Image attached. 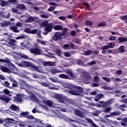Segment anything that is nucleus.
Listing matches in <instances>:
<instances>
[{"instance_id":"1","label":"nucleus","mask_w":127,"mask_h":127,"mask_svg":"<svg viewBox=\"0 0 127 127\" xmlns=\"http://www.w3.org/2000/svg\"><path fill=\"white\" fill-rule=\"evenodd\" d=\"M54 25L52 23L48 24L45 27L44 31L43 32V34L44 35H47L49 32H51L52 31V29H53Z\"/></svg>"},{"instance_id":"2","label":"nucleus","mask_w":127,"mask_h":127,"mask_svg":"<svg viewBox=\"0 0 127 127\" xmlns=\"http://www.w3.org/2000/svg\"><path fill=\"white\" fill-rule=\"evenodd\" d=\"M22 95L16 94V96H13V101L14 103L21 104V103H22Z\"/></svg>"},{"instance_id":"3","label":"nucleus","mask_w":127,"mask_h":127,"mask_svg":"<svg viewBox=\"0 0 127 127\" xmlns=\"http://www.w3.org/2000/svg\"><path fill=\"white\" fill-rule=\"evenodd\" d=\"M64 34H62L60 32H57L55 33L52 38L55 41H58V40H62V36Z\"/></svg>"},{"instance_id":"4","label":"nucleus","mask_w":127,"mask_h":127,"mask_svg":"<svg viewBox=\"0 0 127 127\" xmlns=\"http://www.w3.org/2000/svg\"><path fill=\"white\" fill-rule=\"evenodd\" d=\"M112 101H113V100H109L107 102L100 101L99 102V104H97V107L99 108H106L108 105H111V104H112Z\"/></svg>"},{"instance_id":"5","label":"nucleus","mask_w":127,"mask_h":127,"mask_svg":"<svg viewBox=\"0 0 127 127\" xmlns=\"http://www.w3.org/2000/svg\"><path fill=\"white\" fill-rule=\"evenodd\" d=\"M18 65L19 67H32V64L26 61H22L18 64Z\"/></svg>"},{"instance_id":"6","label":"nucleus","mask_w":127,"mask_h":127,"mask_svg":"<svg viewBox=\"0 0 127 127\" xmlns=\"http://www.w3.org/2000/svg\"><path fill=\"white\" fill-rule=\"evenodd\" d=\"M14 2H17L16 0H8L7 1L2 0L0 5L2 7L5 6L7 4H11V3H14Z\"/></svg>"},{"instance_id":"7","label":"nucleus","mask_w":127,"mask_h":127,"mask_svg":"<svg viewBox=\"0 0 127 127\" xmlns=\"http://www.w3.org/2000/svg\"><path fill=\"white\" fill-rule=\"evenodd\" d=\"M32 100H33V101H34V102H35V103H37L40 106H41V107H43V105H42V104H43V102L40 100L38 99V98H37V97H36V96H35L34 93H32Z\"/></svg>"},{"instance_id":"8","label":"nucleus","mask_w":127,"mask_h":127,"mask_svg":"<svg viewBox=\"0 0 127 127\" xmlns=\"http://www.w3.org/2000/svg\"><path fill=\"white\" fill-rule=\"evenodd\" d=\"M20 115L23 118H26L28 119V120H32V115L29 116V113L27 111L26 112H22L20 113Z\"/></svg>"},{"instance_id":"9","label":"nucleus","mask_w":127,"mask_h":127,"mask_svg":"<svg viewBox=\"0 0 127 127\" xmlns=\"http://www.w3.org/2000/svg\"><path fill=\"white\" fill-rule=\"evenodd\" d=\"M55 99L58 100L60 103H64L65 102V98L62 95L57 94L55 96Z\"/></svg>"},{"instance_id":"10","label":"nucleus","mask_w":127,"mask_h":127,"mask_svg":"<svg viewBox=\"0 0 127 127\" xmlns=\"http://www.w3.org/2000/svg\"><path fill=\"white\" fill-rule=\"evenodd\" d=\"M73 112L75 116H77V117H79L80 118H81V119L84 118V114H83V112L80 111L79 109H75Z\"/></svg>"},{"instance_id":"11","label":"nucleus","mask_w":127,"mask_h":127,"mask_svg":"<svg viewBox=\"0 0 127 127\" xmlns=\"http://www.w3.org/2000/svg\"><path fill=\"white\" fill-rule=\"evenodd\" d=\"M75 93H77V96H80V93H83V88L81 86H74Z\"/></svg>"},{"instance_id":"12","label":"nucleus","mask_w":127,"mask_h":127,"mask_svg":"<svg viewBox=\"0 0 127 127\" xmlns=\"http://www.w3.org/2000/svg\"><path fill=\"white\" fill-rule=\"evenodd\" d=\"M0 100L1 101H2L3 102H5V103H9V101L10 100L9 98H8V97H7V96H6L4 94L0 96Z\"/></svg>"},{"instance_id":"13","label":"nucleus","mask_w":127,"mask_h":127,"mask_svg":"<svg viewBox=\"0 0 127 127\" xmlns=\"http://www.w3.org/2000/svg\"><path fill=\"white\" fill-rule=\"evenodd\" d=\"M40 121L39 119L35 118L34 116H32V127H39V126L37 125Z\"/></svg>"},{"instance_id":"14","label":"nucleus","mask_w":127,"mask_h":127,"mask_svg":"<svg viewBox=\"0 0 127 127\" xmlns=\"http://www.w3.org/2000/svg\"><path fill=\"white\" fill-rule=\"evenodd\" d=\"M32 53L34 55H41V50L38 48L32 49Z\"/></svg>"},{"instance_id":"15","label":"nucleus","mask_w":127,"mask_h":127,"mask_svg":"<svg viewBox=\"0 0 127 127\" xmlns=\"http://www.w3.org/2000/svg\"><path fill=\"white\" fill-rule=\"evenodd\" d=\"M43 66H56V62H44L43 63Z\"/></svg>"},{"instance_id":"16","label":"nucleus","mask_w":127,"mask_h":127,"mask_svg":"<svg viewBox=\"0 0 127 127\" xmlns=\"http://www.w3.org/2000/svg\"><path fill=\"white\" fill-rule=\"evenodd\" d=\"M0 70L4 73H10V69L6 66L0 64Z\"/></svg>"},{"instance_id":"17","label":"nucleus","mask_w":127,"mask_h":127,"mask_svg":"<svg viewBox=\"0 0 127 127\" xmlns=\"http://www.w3.org/2000/svg\"><path fill=\"white\" fill-rule=\"evenodd\" d=\"M26 91L29 95H30V97L31 99H32V86L29 85H27V87L26 89Z\"/></svg>"},{"instance_id":"18","label":"nucleus","mask_w":127,"mask_h":127,"mask_svg":"<svg viewBox=\"0 0 127 127\" xmlns=\"http://www.w3.org/2000/svg\"><path fill=\"white\" fill-rule=\"evenodd\" d=\"M65 73L68 75L71 78H75L76 75H75V73H73V71L70 69H67L65 71Z\"/></svg>"},{"instance_id":"19","label":"nucleus","mask_w":127,"mask_h":127,"mask_svg":"<svg viewBox=\"0 0 127 127\" xmlns=\"http://www.w3.org/2000/svg\"><path fill=\"white\" fill-rule=\"evenodd\" d=\"M69 47H70L71 49H75V48H74L75 47V45L73 43H70L69 45L68 44H65L64 46V49H68V48Z\"/></svg>"},{"instance_id":"20","label":"nucleus","mask_w":127,"mask_h":127,"mask_svg":"<svg viewBox=\"0 0 127 127\" xmlns=\"http://www.w3.org/2000/svg\"><path fill=\"white\" fill-rule=\"evenodd\" d=\"M44 104L50 107V108H52L53 107V103L50 100H43Z\"/></svg>"},{"instance_id":"21","label":"nucleus","mask_w":127,"mask_h":127,"mask_svg":"<svg viewBox=\"0 0 127 127\" xmlns=\"http://www.w3.org/2000/svg\"><path fill=\"white\" fill-rule=\"evenodd\" d=\"M121 115V112L118 111H115L114 112L111 113L109 115V117L113 118V117H117Z\"/></svg>"},{"instance_id":"22","label":"nucleus","mask_w":127,"mask_h":127,"mask_svg":"<svg viewBox=\"0 0 127 127\" xmlns=\"http://www.w3.org/2000/svg\"><path fill=\"white\" fill-rule=\"evenodd\" d=\"M118 40L119 41V43H124V42H127V38L124 37H120L118 38Z\"/></svg>"},{"instance_id":"23","label":"nucleus","mask_w":127,"mask_h":127,"mask_svg":"<svg viewBox=\"0 0 127 127\" xmlns=\"http://www.w3.org/2000/svg\"><path fill=\"white\" fill-rule=\"evenodd\" d=\"M59 77L62 79H65L66 80H70V77L67 74H60Z\"/></svg>"},{"instance_id":"24","label":"nucleus","mask_w":127,"mask_h":127,"mask_svg":"<svg viewBox=\"0 0 127 127\" xmlns=\"http://www.w3.org/2000/svg\"><path fill=\"white\" fill-rule=\"evenodd\" d=\"M53 28L55 30H63L64 29L63 26L60 25L54 26Z\"/></svg>"},{"instance_id":"25","label":"nucleus","mask_w":127,"mask_h":127,"mask_svg":"<svg viewBox=\"0 0 127 127\" xmlns=\"http://www.w3.org/2000/svg\"><path fill=\"white\" fill-rule=\"evenodd\" d=\"M62 71L60 69L53 68L51 69V73L53 75H55L57 73H61Z\"/></svg>"},{"instance_id":"26","label":"nucleus","mask_w":127,"mask_h":127,"mask_svg":"<svg viewBox=\"0 0 127 127\" xmlns=\"http://www.w3.org/2000/svg\"><path fill=\"white\" fill-rule=\"evenodd\" d=\"M16 7L19 9H22V10L26 9V7H25V5H24V4H19L17 5Z\"/></svg>"},{"instance_id":"27","label":"nucleus","mask_w":127,"mask_h":127,"mask_svg":"<svg viewBox=\"0 0 127 127\" xmlns=\"http://www.w3.org/2000/svg\"><path fill=\"white\" fill-rule=\"evenodd\" d=\"M20 85L21 86V89H24L25 86H27V83L25 81L20 80Z\"/></svg>"},{"instance_id":"28","label":"nucleus","mask_w":127,"mask_h":127,"mask_svg":"<svg viewBox=\"0 0 127 127\" xmlns=\"http://www.w3.org/2000/svg\"><path fill=\"white\" fill-rule=\"evenodd\" d=\"M68 93L70 94V95H72L73 96H78V94L77 92H76L75 89L68 90Z\"/></svg>"},{"instance_id":"29","label":"nucleus","mask_w":127,"mask_h":127,"mask_svg":"<svg viewBox=\"0 0 127 127\" xmlns=\"http://www.w3.org/2000/svg\"><path fill=\"white\" fill-rule=\"evenodd\" d=\"M10 29L11 30H12V31H13V32L15 33H18V32H19V30L17 29V27L16 26L10 27Z\"/></svg>"},{"instance_id":"30","label":"nucleus","mask_w":127,"mask_h":127,"mask_svg":"<svg viewBox=\"0 0 127 127\" xmlns=\"http://www.w3.org/2000/svg\"><path fill=\"white\" fill-rule=\"evenodd\" d=\"M16 42V41L13 39H11L8 42V44L11 46H15V43Z\"/></svg>"},{"instance_id":"31","label":"nucleus","mask_w":127,"mask_h":127,"mask_svg":"<svg viewBox=\"0 0 127 127\" xmlns=\"http://www.w3.org/2000/svg\"><path fill=\"white\" fill-rule=\"evenodd\" d=\"M32 68L33 69H34V70H35V71H36L39 73H40L41 72V69L39 68V66H37L34 64H32Z\"/></svg>"},{"instance_id":"32","label":"nucleus","mask_w":127,"mask_h":127,"mask_svg":"<svg viewBox=\"0 0 127 127\" xmlns=\"http://www.w3.org/2000/svg\"><path fill=\"white\" fill-rule=\"evenodd\" d=\"M84 76L86 78V80H91V79H92V76H91L89 72L84 73Z\"/></svg>"},{"instance_id":"33","label":"nucleus","mask_w":127,"mask_h":127,"mask_svg":"<svg viewBox=\"0 0 127 127\" xmlns=\"http://www.w3.org/2000/svg\"><path fill=\"white\" fill-rule=\"evenodd\" d=\"M0 62H3L4 63H6L7 64H10L11 63L10 61L7 58L4 60L0 59Z\"/></svg>"},{"instance_id":"34","label":"nucleus","mask_w":127,"mask_h":127,"mask_svg":"<svg viewBox=\"0 0 127 127\" xmlns=\"http://www.w3.org/2000/svg\"><path fill=\"white\" fill-rule=\"evenodd\" d=\"M9 109L12 111H16L18 108H17V106H16V105H14V104H11L10 107H9Z\"/></svg>"},{"instance_id":"35","label":"nucleus","mask_w":127,"mask_h":127,"mask_svg":"<svg viewBox=\"0 0 127 127\" xmlns=\"http://www.w3.org/2000/svg\"><path fill=\"white\" fill-rule=\"evenodd\" d=\"M93 53V51L91 50H89L87 51H86L84 52V55H86V56H89V55H91Z\"/></svg>"},{"instance_id":"36","label":"nucleus","mask_w":127,"mask_h":127,"mask_svg":"<svg viewBox=\"0 0 127 127\" xmlns=\"http://www.w3.org/2000/svg\"><path fill=\"white\" fill-rule=\"evenodd\" d=\"M85 25H87L88 26H93V22L91 21L86 20L85 22Z\"/></svg>"},{"instance_id":"37","label":"nucleus","mask_w":127,"mask_h":127,"mask_svg":"<svg viewBox=\"0 0 127 127\" xmlns=\"http://www.w3.org/2000/svg\"><path fill=\"white\" fill-rule=\"evenodd\" d=\"M102 79L104 81H106V82H107L108 83L112 82V79L108 77H103Z\"/></svg>"},{"instance_id":"38","label":"nucleus","mask_w":127,"mask_h":127,"mask_svg":"<svg viewBox=\"0 0 127 127\" xmlns=\"http://www.w3.org/2000/svg\"><path fill=\"white\" fill-rule=\"evenodd\" d=\"M119 50L121 53H125L126 52V50H125V46H121L119 47Z\"/></svg>"},{"instance_id":"39","label":"nucleus","mask_w":127,"mask_h":127,"mask_svg":"<svg viewBox=\"0 0 127 127\" xmlns=\"http://www.w3.org/2000/svg\"><path fill=\"white\" fill-rule=\"evenodd\" d=\"M67 31H68V28H64L63 31V33L61 32L62 34H64L63 35V36H67Z\"/></svg>"},{"instance_id":"40","label":"nucleus","mask_w":127,"mask_h":127,"mask_svg":"<svg viewBox=\"0 0 127 127\" xmlns=\"http://www.w3.org/2000/svg\"><path fill=\"white\" fill-rule=\"evenodd\" d=\"M106 25H107V23L106 22H101L98 24L97 26L98 27H101L102 26H106Z\"/></svg>"},{"instance_id":"41","label":"nucleus","mask_w":127,"mask_h":127,"mask_svg":"<svg viewBox=\"0 0 127 127\" xmlns=\"http://www.w3.org/2000/svg\"><path fill=\"white\" fill-rule=\"evenodd\" d=\"M24 32H26V33H30L31 34H32V31L31 29L26 28L24 30Z\"/></svg>"},{"instance_id":"42","label":"nucleus","mask_w":127,"mask_h":127,"mask_svg":"<svg viewBox=\"0 0 127 127\" xmlns=\"http://www.w3.org/2000/svg\"><path fill=\"white\" fill-rule=\"evenodd\" d=\"M111 111H112V108H111V107H107L105 109H104V112L105 113H109V114H110V113H111Z\"/></svg>"},{"instance_id":"43","label":"nucleus","mask_w":127,"mask_h":127,"mask_svg":"<svg viewBox=\"0 0 127 127\" xmlns=\"http://www.w3.org/2000/svg\"><path fill=\"white\" fill-rule=\"evenodd\" d=\"M115 45H116V44L114 42L109 43L108 44L109 48H114V47H115Z\"/></svg>"},{"instance_id":"44","label":"nucleus","mask_w":127,"mask_h":127,"mask_svg":"<svg viewBox=\"0 0 127 127\" xmlns=\"http://www.w3.org/2000/svg\"><path fill=\"white\" fill-rule=\"evenodd\" d=\"M49 24V23H48V21H44V22H43L41 23V25L43 27H44V26H45V27H46V25H47V24Z\"/></svg>"},{"instance_id":"45","label":"nucleus","mask_w":127,"mask_h":127,"mask_svg":"<svg viewBox=\"0 0 127 127\" xmlns=\"http://www.w3.org/2000/svg\"><path fill=\"white\" fill-rule=\"evenodd\" d=\"M55 8H56V7L54 6H51V7H50L47 10L48 11H53V10H54V9H55Z\"/></svg>"},{"instance_id":"46","label":"nucleus","mask_w":127,"mask_h":127,"mask_svg":"<svg viewBox=\"0 0 127 127\" xmlns=\"http://www.w3.org/2000/svg\"><path fill=\"white\" fill-rule=\"evenodd\" d=\"M39 22V19L36 17H32V22Z\"/></svg>"},{"instance_id":"47","label":"nucleus","mask_w":127,"mask_h":127,"mask_svg":"<svg viewBox=\"0 0 127 127\" xmlns=\"http://www.w3.org/2000/svg\"><path fill=\"white\" fill-rule=\"evenodd\" d=\"M4 87L9 88V82L8 81H5L3 84Z\"/></svg>"},{"instance_id":"48","label":"nucleus","mask_w":127,"mask_h":127,"mask_svg":"<svg viewBox=\"0 0 127 127\" xmlns=\"http://www.w3.org/2000/svg\"><path fill=\"white\" fill-rule=\"evenodd\" d=\"M75 44H78V45H81V40H75L74 41Z\"/></svg>"},{"instance_id":"49","label":"nucleus","mask_w":127,"mask_h":127,"mask_svg":"<svg viewBox=\"0 0 127 127\" xmlns=\"http://www.w3.org/2000/svg\"><path fill=\"white\" fill-rule=\"evenodd\" d=\"M77 64L78 65H83V64H84V61L81 60H78L77 62Z\"/></svg>"},{"instance_id":"50","label":"nucleus","mask_w":127,"mask_h":127,"mask_svg":"<svg viewBox=\"0 0 127 127\" xmlns=\"http://www.w3.org/2000/svg\"><path fill=\"white\" fill-rule=\"evenodd\" d=\"M12 86L14 88L17 87V81L15 80L14 82H13Z\"/></svg>"},{"instance_id":"51","label":"nucleus","mask_w":127,"mask_h":127,"mask_svg":"<svg viewBox=\"0 0 127 127\" xmlns=\"http://www.w3.org/2000/svg\"><path fill=\"white\" fill-rule=\"evenodd\" d=\"M41 17H42V18H48V17H49V16H48V15L46 14H42V15H41Z\"/></svg>"},{"instance_id":"52","label":"nucleus","mask_w":127,"mask_h":127,"mask_svg":"<svg viewBox=\"0 0 127 127\" xmlns=\"http://www.w3.org/2000/svg\"><path fill=\"white\" fill-rule=\"evenodd\" d=\"M110 48V47H109L108 45H106V46H103L101 49L102 50H107V49H109Z\"/></svg>"},{"instance_id":"53","label":"nucleus","mask_w":127,"mask_h":127,"mask_svg":"<svg viewBox=\"0 0 127 127\" xmlns=\"http://www.w3.org/2000/svg\"><path fill=\"white\" fill-rule=\"evenodd\" d=\"M104 97V94H99L97 96V98H98L99 100H101L102 98Z\"/></svg>"},{"instance_id":"54","label":"nucleus","mask_w":127,"mask_h":127,"mask_svg":"<svg viewBox=\"0 0 127 127\" xmlns=\"http://www.w3.org/2000/svg\"><path fill=\"white\" fill-rule=\"evenodd\" d=\"M117 39V36H112L109 37V40L111 41H114V40H116Z\"/></svg>"},{"instance_id":"55","label":"nucleus","mask_w":127,"mask_h":127,"mask_svg":"<svg viewBox=\"0 0 127 127\" xmlns=\"http://www.w3.org/2000/svg\"><path fill=\"white\" fill-rule=\"evenodd\" d=\"M3 92H4V94H5V95L9 94V90H8V89H3Z\"/></svg>"},{"instance_id":"56","label":"nucleus","mask_w":127,"mask_h":127,"mask_svg":"<svg viewBox=\"0 0 127 127\" xmlns=\"http://www.w3.org/2000/svg\"><path fill=\"white\" fill-rule=\"evenodd\" d=\"M56 53L58 56H60L61 55V50L60 49L56 50Z\"/></svg>"},{"instance_id":"57","label":"nucleus","mask_w":127,"mask_h":127,"mask_svg":"<svg viewBox=\"0 0 127 127\" xmlns=\"http://www.w3.org/2000/svg\"><path fill=\"white\" fill-rule=\"evenodd\" d=\"M64 56L65 57H70L71 54H70V53L69 52H65L64 53Z\"/></svg>"},{"instance_id":"58","label":"nucleus","mask_w":127,"mask_h":127,"mask_svg":"<svg viewBox=\"0 0 127 127\" xmlns=\"http://www.w3.org/2000/svg\"><path fill=\"white\" fill-rule=\"evenodd\" d=\"M1 25H3V26H8V25H9V22L6 21L4 23H2Z\"/></svg>"},{"instance_id":"59","label":"nucleus","mask_w":127,"mask_h":127,"mask_svg":"<svg viewBox=\"0 0 127 127\" xmlns=\"http://www.w3.org/2000/svg\"><path fill=\"white\" fill-rule=\"evenodd\" d=\"M37 34L38 35V36L40 37V38H42L41 37V30H38Z\"/></svg>"},{"instance_id":"60","label":"nucleus","mask_w":127,"mask_h":127,"mask_svg":"<svg viewBox=\"0 0 127 127\" xmlns=\"http://www.w3.org/2000/svg\"><path fill=\"white\" fill-rule=\"evenodd\" d=\"M32 21V16L29 17L26 20V22H31Z\"/></svg>"},{"instance_id":"61","label":"nucleus","mask_w":127,"mask_h":127,"mask_svg":"<svg viewBox=\"0 0 127 127\" xmlns=\"http://www.w3.org/2000/svg\"><path fill=\"white\" fill-rule=\"evenodd\" d=\"M59 19H60L61 20H65V19H66V17H65V16H61L59 17Z\"/></svg>"},{"instance_id":"62","label":"nucleus","mask_w":127,"mask_h":127,"mask_svg":"<svg viewBox=\"0 0 127 127\" xmlns=\"http://www.w3.org/2000/svg\"><path fill=\"white\" fill-rule=\"evenodd\" d=\"M70 35L71 36H75L76 35V31H71L70 32Z\"/></svg>"},{"instance_id":"63","label":"nucleus","mask_w":127,"mask_h":127,"mask_svg":"<svg viewBox=\"0 0 127 127\" xmlns=\"http://www.w3.org/2000/svg\"><path fill=\"white\" fill-rule=\"evenodd\" d=\"M99 78L98 76H95L94 78V82H96V83H98V82H99V81H100L99 80Z\"/></svg>"},{"instance_id":"64","label":"nucleus","mask_w":127,"mask_h":127,"mask_svg":"<svg viewBox=\"0 0 127 127\" xmlns=\"http://www.w3.org/2000/svg\"><path fill=\"white\" fill-rule=\"evenodd\" d=\"M41 84L42 86H44V87H47L49 84L46 82H42Z\"/></svg>"}]
</instances>
